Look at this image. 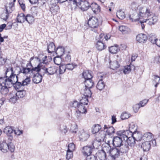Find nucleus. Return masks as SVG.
I'll use <instances>...</instances> for the list:
<instances>
[{"label": "nucleus", "instance_id": "obj_1", "mask_svg": "<svg viewBox=\"0 0 160 160\" xmlns=\"http://www.w3.org/2000/svg\"><path fill=\"white\" fill-rule=\"evenodd\" d=\"M14 71L13 67L7 68L4 76L0 77V83L2 84H3V86H6L8 88H10V83L13 78Z\"/></svg>", "mask_w": 160, "mask_h": 160}, {"label": "nucleus", "instance_id": "obj_2", "mask_svg": "<svg viewBox=\"0 0 160 160\" xmlns=\"http://www.w3.org/2000/svg\"><path fill=\"white\" fill-rule=\"evenodd\" d=\"M71 5V8L72 11H74L78 8L82 11H84L87 10L90 7V4L88 1H81V2H78L76 0H69Z\"/></svg>", "mask_w": 160, "mask_h": 160}, {"label": "nucleus", "instance_id": "obj_3", "mask_svg": "<svg viewBox=\"0 0 160 160\" xmlns=\"http://www.w3.org/2000/svg\"><path fill=\"white\" fill-rule=\"evenodd\" d=\"M102 23V21L100 18L98 19L95 17L92 16L89 18L87 23L90 27L96 28L101 24Z\"/></svg>", "mask_w": 160, "mask_h": 160}, {"label": "nucleus", "instance_id": "obj_4", "mask_svg": "<svg viewBox=\"0 0 160 160\" xmlns=\"http://www.w3.org/2000/svg\"><path fill=\"white\" fill-rule=\"evenodd\" d=\"M95 134V140L93 141L92 144L95 145L98 142L99 143L98 145L100 146L101 142L104 141L106 136V132L103 130H101Z\"/></svg>", "mask_w": 160, "mask_h": 160}, {"label": "nucleus", "instance_id": "obj_5", "mask_svg": "<svg viewBox=\"0 0 160 160\" xmlns=\"http://www.w3.org/2000/svg\"><path fill=\"white\" fill-rule=\"evenodd\" d=\"M13 78H12L10 85V88L13 86L16 90L18 89L22 86H24L22 82H18V77L16 76L15 71H14L13 74Z\"/></svg>", "mask_w": 160, "mask_h": 160}, {"label": "nucleus", "instance_id": "obj_6", "mask_svg": "<svg viewBox=\"0 0 160 160\" xmlns=\"http://www.w3.org/2000/svg\"><path fill=\"white\" fill-rule=\"evenodd\" d=\"M112 144L113 147L119 148L122 145L123 143L126 142L123 140V138L120 135L113 137L112 141Z\"/></svg>", "mask_w": 160, "mask_h": 160}, {"label": "nucleus", "instance_id": "obj_7", "mask_svg": "<svg viewBox=\"0 0 160 160\" xmlns=\"http://www.w3.org/2000/svg\"><path fill=\"white\" fill-rule=\"evenodd\" d=\"M158 20V17L155 15V14L151 12L147 16V18L145 20V21L148 24L151 26L155 24Z\"/></svg>", "mask_w": 160, "mask_h": 160}, {"label": "nucleus", "instance_id": "obj_8", "mask_svg": "<svg viewBox=\"0 0 160 160\" xmlns=\"http://www.w3.org/2000/svg\"><path fill=\"white\" fill-rule=\"evenodd\" d=\"M43 70L42 73L44 76L45 74L48 75H52L57 72L58 70V68L55 67H50L47 68L45 67L42 69Z\"/></svg>", "mask_w": 160, "mask_h": 160}, {"label": "nucleus", "instance_id": "obj_9", "mask_svg": "<svg viewBox=\"0 0 160 160\" xmlns=\"http://www.w3.org/2000/svg\"><path fill=\"white\" fill-rule=\"evenodd\" d=\"M92 145H87L83 147L82 152L83 155L87 157L90 155L94 148V145L92 143Z\"/></svg>", "mask_w": 160, "mask_h": 160}, {"label": "nucleus", "instance_id": "obj_10", "mask_svg": "<svg viewBox=\"0 0 160 160\" xmlns=\"http://www.w3.org/2000/svg\"><path fill=\"white\" fill-rule=\"evenodd\" d=\"M120 153L119 148L113 146L109 154L112 160H115L118 158Z\"/></svg>", "mask_w": 160, "mask_h": 160}, {"label": "nucleus", "instance_id": "obj_11", "mask_svg": "<svg viewBox=\"0 0 160 160\" xmlns=\"http://www.w3.org/2000/svg\"><path fill=\"white\" fill-rule=\"evenodd\" d=\"M14 128L12 126L6 127L4 129L3 132L7 136L8 140L12 141L13 139V134Z\"/></svg>", "mask_w": 160, "mask_h": 160}, {"label": "nucleus", "instance_id": "obj_12", "mask_svg": "<svg viewBox=\"0 0 160 160\" xmlns=\"http://www.w3.org/2000/svg\"><path fill=\"white\" fill-rule=\"evenodd\" d=\"M28 62L26 64V67H25L26 68H29L30 69L32 70V69H34L33 71H30V73H29L30 75L32 74L33 75L34 72H39L40 71V64H38L37 67H33L32 66L31 61H28Z\"/></svg>", "mask_w": 160, "mask_h": 160}, {"label": "nucleus", "instance_id": "obj_13", "mask_svg": "<svg viewBox=\"0 0 160 160\" xmlns=\"http://www.w3.org/2000/svg\"><path fill=\"white\" fill-rule=\"evenodd\" d=\"M116 134L117 135L121 136L123 138V140H125V141H126V140H127L129 137V134H130V136H131V132L129 130L125 131H119L117 132Z\"/></svg>", "mask_w": 160, "mask_h": 160}, {"label": "nucleus", "instance_id": "obj_14", "mask_svg": "<svg viewBox=\"0 0 160 160\" xmlns=\"http://www.w3.org/2000/svg\"><path fill=\"white\" fill-rule=\"evenodd\" d=\"M35 72H34L33 75L31 74V75H33L32 80L33 82L35 83L38 84L40 83L42 81V72H41V74H40L39 73V72H37L36 73H35Z\"/></svg>", "mask_w": 160, "mask_h": 160}, {"label": "nucleus", "instance_id": "obj_15", "mask_svg": "<svg viewBox=\"0 0 160 160\" xmlns=\"http://www.w3.org/2000/svg\"><path fill=\"white\" fill-rule=\"evenodd\" d=\"M139 14H138V17H145L148 16L152 12H150V9L146 7L140 8L139 9Z\"/></svg>", "mask_w": 160, "mask_h": 160}, {"label": "nucleus", "instance_id": "obj_16", "mask_svg": "<svg viewBox=\"0 0 160 160\" xmlns=\"http://www.w3.org/2000/svg\"><path fill=\"white\" fill-rule=\"evenodd\" d=\"M148 39L147 36L144 34H139L136 37V41L140 43H145Z\"/></svg>", "mask_w": 160, "mask_h": 160}, {"label": "nucleus", "instance_id": "obj_17", "mask_svg": "<svg viewBox=\"0 0 160 160\" xmlns=\"http://www.w3.org/2000/svg\"><path fill=\"white\" fill-rule=\"evenodd\" d=\"M5 12H4V13L2 15L1 17L2 19L6 21L9 18L10 14L11 13L13 10L11 8L9 9V8L6 6H5Z\"/></svg>", "mask_w": 160, "mask_h": 160}, {"label": "nucleus", "instance_id": "obj_18", "mask_svg": "<svg viewBox=\"0 0 160 160\" xmlns=\"http://www.w3.org/2000/svg\"><path fill=\"white\" fill-rule=\"evenodd\" d=\"M18 99L15 92H12L8 95V100L11 103H15Z\"/></svg>", "mask_w": 160, "mask_h": 160}, {"label": "nucleus", "instance_id": "obj_19", "mask_svg": "<svg viewBox=\"0 0 160 160\" xmlns=\"http://www.w3.org/2000/svg\"><path fill=\"white\" fill-rule=\"evenodd\" d=\"M132 14H130L129 18L132 22H136L139 21L140 19L139 17H138V14L135 11H133L132 12Z\"/></svg>", "mask_w": 160, "mask_h": 160}, {"label": "nucleus", "instance_id": "obj_20", "mask_svg": "<svg viewBox=\"0 0 160 160\" xmlns=\"http://www.w3.org/2000/svg\"><path fill=\"white\" fill-rule=\"evenodd\" d=\"M96 154L97 157H98L100 160H105L107 159L106 153L104 150H99Z\"/></svg>", "mask_w": 160, "mask_h": 160}, {"label": "nucleus", "instance_id": "obj_21", "mask_svg": "<svg viewBox=\"0 0 160 160\" xmlns=\"http://www.w3.org/2000/svg\"><path fill=\"white\" fill-rule=\"evenodd\" d=\"M90 7L95 14H97L100 11V7L96 3H92L90 4Z\"/></svg>", "mask_w": 160, "mask_h": 160}, {"label": "nucleus", "instance_id": "obj_22", "mask_svg": "<svg viewBox=\"0 0 160 160\" xmlns=\"http://www.w3.org/2000/svg\"><path fill=\"white\" fill-rule=\"evenodd\" d=\"M106 129H107L106 131V133H107L108 135L112 134L115 132V129L112 126H110L109 125L107 126L106 125H105L103 130L104 131Z\"/></svg>", "mask_w": 160, "mask_h": 160}, {"label": "nucleus", "instance_id": "obj_23", "mask_svg": "<svg viewBox=\"0 0 160 160\" xmlns=\"http://www.w3.org/2000/svg\"><path fill=\"white\" fill-rule=\"evenodd\" d=\"M153 137V135L151 132H147L143 135L142 138L145 141H149L150 142H151Z\"/></svg>", "mask_w": 160, "mask_h": 160}, {"label": "nucleus", "instance_id": "obj_24", "mask_svg": "<svg viewBox=\"0 0 160 160\" xmlns=\"http://www.w3.org/2000/svg\"><path fill=\"white\" fill-rule=\"evenodd\" d=\"M130 66L127 65L125 66L124 68H120L119 70L117 71L119 74H120L122 72L125 74L129 73L131 71L130 70Z\"/></svg>", "mask_w": 160, "mask_h": 160}, {"label": "nucleus", "instance_id": "obj_25", "mask_svg": "<svg viewBox=\"0 0 160 160\" xmlns=\"http://www.w3.org/2000/svg\"><path fill=\"white\" fill-rule=\"evenodd\" d=\"M0 150L4 153L7 152L8 150V143L6 140H3L2 143H0Z\"/></svg>", "mask_w": 160, "mask_h": 160}, {"label": "nucleus", "instance_id": "obj_26", "mask_svg": "<svg viewBox=\"0 0 160 160\" xmlns=\"http://www.w3.org/2000/svg\"><path fill=\"white\" fill-rule=\"evenodd\" d=\"M131 137H129L128 139L126 140L127 143L131 147H133L135 144V141H137L135 138L133 136V135H131Z\"/></svg>", "mask_w": 160, "mask_h": 160}, {"label": "nucleus", "instance_id": "obj_27", "mask_svg": "<svg viewBox=\"0 0 160 160\" xmlns=\"http://www.w3.org/2000/svg\"><path fill=\"white\" fill-rule=\"evenodd\" d=\"M34 69H30L29 68H26L25 67H24L22 66H21V68H20V70L18 72L17 74H16V76H18L21 73H22L23 74H27L30 73V71H33Z\"/></svg>", "mask_w": 160, "mask_h": 160}, {"label": "nucleus", "instance_id": "obj_28", "mask_svg": "<svg viewBox=\"0 0 160 160\" xmlns=\"http://www.w3.org/2000/svg\"><path fill=\"white\" fill-rule=\"evenodd\" d=\"M82 76L85 80L92 79L93 77L91 71L86 70L82 73Z\"/></svg>", "mask_w": 160, "mask_h": 160}, {"label": "nucleus", "instance_id": "obj_29", "mask_svg": "<svg viewBox=\"0 0 160 160\" xmlns=\"http://www.w3.org/2000/svg\"><path fill=\"white\" fill-rule=\"evenodd\" d=\"M55 52L58 57H61L64 54L65 49L62 46H59L55 50Z\"/></svg>", "mask_w": 160, "mask_h": 160}, {"label": "nucleus", "instance_id": "obj_30", "mask_svg": "<svg viewBox=\"0 0 160 160\" xmlns=\"http://www.w3.org/2000/svg\"><path fill=\"white\" fill-rule=\"evenodd\" d=\"M151 147V142L149 141H145L142 143L141 147L144 151H148L149 150Z\"/></svg>", "mask_w": 160, "mask_h": 160}, {"label": "nucleus", "instance_id": "obj_31", "mask_svg": "<svg viewBox=\"0 0 160 160\" xmlns=\"http://www.w3.org/2000/svg\"><path fill=\"white\" fill-rule=\"evenodd\" d=\"M101 130H103L100 125L95 124L92 127V132L94 134L98 132Z\"/></svg>", "mask_w": 160, "mask_h": 160}, {"label": "nucleus", "instance_id": "obj_32", "mask_svg": "<svg viewBox=\"0 0 160 160\" xmlns=\"http://www.w3.org/2000/svg\"><path fill=\"white\" fill-rule=\"evenodd\" d=\"M91 88L85 87L83 91H81V93H82L83 96L88 97L91 98L92 93L90 90Z\"/></svg>", "mask_w": 160, "mask_h": 160}, {"label": "nucleus", "instance_id": "obj_33", "mask_svg": "<svg viewBox=\"0 0 160 160\" xmlns=\"http://www.w3.org/2000/svg\"><path fill=\"white\" fill-rule=\"evenodd\" d=\"M26 16L23 13L18 14L17 16V22L18 23H22L26 21Z\"/></svg>", "mask_w": 160, "mask_h": 160}, {"label": "nucleus", "instance_id": "obj_34", "mask_svg": "<svg viewBox=\"0 0 160 160\" xmlns=\"http://www.w3.org/2000/svg\"><path fill=\"white\" fill-rule=\"evenodd\" d=\"M128 146L129 145L127 143L126 141L125 142L124 145L123 143L122 145L120 147V148H119L121 153H127L129 149Z\"/></svg>", "mask_w": 160, "mask_h": 160}, {"label": "nucleus", "instance_id": "obj_35", "mask_svg": "<svg viewBox=\"0 0 160 160\" xmlns=\"http://www.w3.org/2000/svg\"><path fill=\"white\" fill-rule=\"evenodd\" d=\"M119 50V46L118 45H115L109 47V52L112 54L117 53Z\"/></svg>", "mask_w": 160, "mask_h": 160}, {"label": "nucleus", "instance_id": "obj_36", "mask_svg": "<svg viewBox=\"0 0 160 160\" xmlns=\"http://www.w3.org/2000/svg\"><path fill=\"white\" fill-rule=\"evenodd\" d=\"M96 48L98 50L102 51L105 49L106 47V45L104 44L103 42H101L98 41L96 44Z\"/></svg>", "mask_w": 160, "mask_h": 160}, {"label": "nucleus", "instance_id": "obj_37", "mask_svg": "<svg viewBox=\"0 0 160 160\" xmlns=\"http://www.w3.org/2000/svg\"><path fill=\"white\" fill-rule=\"evenodd\" d=\"M110 68L113 70H115L118 68L120 67V65L118 63V62L115 60L112 62H110Z\"/></svg>", "mask_w": 160, "mask_h": 160}, {"label": "nucleus", "instance_id": "obj_38", "mask_svg": "<svg viewBox=\"0 0 160 160\" xmlns=\"http://www.w3.org/2000/svg\"><path fill=\"white\" fill-rule=\"evenodd\" d=\"M85 87L92 88L94 85V82L92 79L85 80Z\"/></svg>", "mask_w": 160, "mask_h": 160}, {"label": "nucleus", "instance_id": "obj_39", "mask_svg": "<svg viewBox=\"0 0 160 160\" xmlns=\"http://www.w3.org/2000/svg\"><path fill=\"white\" fill-rule=\"evenodd\" d=\"M56 50L54 43L52 42H50L48 45L47 50L49 53H52L54 52Z\"/></svg>", "mask_w": 160, "mask_h": 160}, {"label": "nucleus", "instance_id": "obj_40", "mask_svg": "<svg viewBox=\"0 0 160 160\" xmlns=\"http://www.w3.org/2000/svg\"><path fill=\"white\" fill-rule=\"evenodd\" d=\"M59 9V6L58 5L52 4L50 7V11L52 14H56Z\"/></svg>", "mask_w": 160, "mask_h": 160}, {"label": "nucleus", "instance_id": "obj_41", "mask_svg": "<svg viewBox=\"0 0 160 160\" xmlns=\"http://www.w3.org/2000/svg\"><path fill=\"white\" fill-rule=\"evenodd\" d=\"M85 105L80 104L78 106V110L76 111L78 113V112L82 113H86L87 112V110L85 108Z\"/></svg>", "mask_w": 160, "mask_h": 160}, {"label": "nucleus", "instance_id": "obj_42", "mask_svg": "<svg viewBox=\"0 0 160 160\" xmlns=\"http://www.w3.org/2000/svg\"><path fill=\"white\" fill-rule=\"evenodd\" d=\"M89 135L84 132H82L79 136L80 140L82 142L86 141L89 137Z\"/></svg>", "mask_w": 160, "mask_h": 160}, {"label": "nucleus", "instance_id": "obj_43", "mask_svg": "<svg viewBox=\"0 0 160 160\" xmlns=\"http://www.w3.org/2000/svg\"><path fill=\"white\" fill-rule=\"evenodd\" d=\"M137 128L133 123L129 124V130L131 132V135H132L135 134L137 132Z\"/></svg>", "mask_w": 160, "mask_h": 160}, {"label": "nucleus", "instance_id": "obj_44", "mask_svg": "<svg viewBox=\"0 0 160 160\" xmlns=\"http://www.w3.org/2000/svg\"><path fill=\"white\" fill-rule=\"evenodd\" d=\"M96 87L97 89L99 90H102L104 88L105 85L104 82L102 81V79H100Z\"/></svg>", "mask_w": 160, "mask_h": 160}, {"label": "nucleus", "instance_id": "obj_45", "mask_svg": "<svg viewBox=\"0 0 160 160\" xmlns=\"http://www.w3.org/2000/svg\"><path fill=\"white\" fill-rule=\"evenodd\" d=\"M16 95L19 98H23L26 95V92L24 90H18L16 93Z\"/></svg>", "mask_w": 160, "mask_h": 160}, {"label": "nucleus", "instance_id": "obj_46", "mask_svg": "<svg viewBox=\"0 0 160 160\" xmlns=\"http://www.w3.org/2000/svg\"><path fill=\"white\" fill-rule=\"evenodd\" d=\"M26 21L30 24H32L34 21V17L30 14H28L26 15Z\"/></svg>", "mask_w": 160, "mask_h": 160}, {"label": "nucleus", "instance_id": "obj_47", "mask_svg": "<svg viewBox=\"0 0 160 160\" xmlns=\"http://www.w3.org/2000/svg\"><path fill=\"white\" fill-rule=\"evenodd\" d=\"M47 56H45L44 57L42 58V62H40L39 64H40V70L42 69L45 66L43 65V64H47V63L48 62V59H47Z\"/></svg>", "mask_w": 160, "mask_h": 160}, {"label": "nucleus", "instance_id": "obj_48", "mask_svg": "<svg viewBox=\"0 0 160 160\" xmlns=\"http://www.w3.org/2000/svg\"><path fill=\"white\" fill-rule=\"evenodd\" d=\"M0 91L2 94L5 95L8 91V89L6 86H3L0 83Z\"/></svg>", "mask_w": 160, "mask_h": 160}, {"label": "nucleus", "instance_id": "obj_49", "mask_svg": "<svg viewBox=\"0 0 160 160\" xmlns=\"http://www.w3.org/2000/svg\"><path fill=\"white\" fill-rule=\"evenodd\" d=\"M117 16L118 18L121 19H122L125 17L124 12L121 10H120L117 12Z\"/></svg>", "mask_w": 160, "mask_h": 160}, {"label": "nucleus", "instance_id": "obj_50", "mask_svg": "<svg viewBox=\"0 0 160 160\" xmlns=\"http://www.w3.org/2000/svg\"><path fill=\"white\" fill-rule=\"evenodd\" d=\"M65 65L66 69L70 70H72L74 68L77 66V64H75L73 63L71 64L69 63Z\"/></svg>", "mask_w": 160, "mask_h": 160}, {"label": "nucleus", "instance_id": "obj_51", "mask_svg": "<svg viewBox=\"0 0 160 160\" xmlns=\"http://www.w3.org/2000/svg\"><path fill=\"white\" fill-rule=\"evenodd\" d=\"M112 148V147L111 145L108 144H105L103 146V149L102 150H104V151H106L109 154L111 150V149Z\"/></svg>", "mask_w": 160, "mask_h": 160}, {"label": "nucleus", "instance_id": "obj_52", "mask_svg": "<svg viewBox=\"0 0 160 160\" xmlns=\"http://www.w3.org/2000/svg\"><path fill=\"white\" fill-rule=\"evenodd\" d=\"M87 97L84 96L82 97V98L80 100V104H81L84 105H87L88 102V98Z\"/></svg>", "mask_w": 160, "mask_h": 160}, {"label": "nucleus", "instance_id": "obj_53", "mask_svg": "<svg viewBox=\"0 0 160 160\" xmlns=\"http://www.w3.org/2000/svg\"><path fill=\"white\" fill-rule=\"evenodd\" d=\"M8 142V150H9L11 152H13L15 150L14 145L12 143V141L9 140Z\"/></svg>", "mask_w": 160, "mask_h": 160}, {"label": "nucleus", "instance_id": "obj_54", "mask_svg": "<svg viewBox=\"0 0 160 160\" xmlns=\"http://www.w3.org/2000/svg\"><path fill=\"white\" fill-rule=\"evenodd\" d=\"M73 151L67 150L66 155V158L68 160L73 157Z\"/></svg>", "mask_w": 160, "mask_h": 160}, {"label": "nucleus", "instance_id": "obj_55", "mask_svg": "<svg viewBox=\"0 0 160 160\" xmlns=\"http://www.w3.org/2000/svg\"><path fill=\"white\" fill-rule=\"evenodd\" d=\"M30 82V76H27V78L22 81V84H23L24 86L29 84Z\"/></svg>", "mask_w": 160, "mask_h": 160}, {"label": "nucleus", "instance_id": "obj_56", "mask_svg": "<svg viewBox=\"0 0 160 160\" xmlns=\"http://www.w3.org/2000/svg\"><path fill=\"white\" fill-rule=\"evenodd\" d=\"M156 39L155 35L152 34H150L148 37V41L152 43L155 42V41H156Z\"/></svg>", "mask_w": 160, "mask_h": 160}, {"label": "nucleus", "instance_id": "obj_57", "mask_svg": "<svg viewBox=\"0 0 160 160\" xmlns=\"http://www.w3.org/2000/svg\"><path fill=\"white\" fill-rule=\"evenodd\" d=\"M54 63L57 65L60 64L61 61V58L60 57H58L57 56L55 57L53 59Z\"/></svg>", "mask_w": 160, "mask_h": 160}, {"label": "nucleus", "instance_id": "obj_58", "mask_svg": "<svg viewBox=\"0 0 160 160\" xmlns=\"http://www.w3.org/2000/svg\"><path fill=\"white\" fill-rule=\"evenodd\" d=\"M66 69V67L64 64L63 65H60L59 68V72L60 74L63 73Z\"/></svg>", "mask_w": 160, "mask_h": 160}, {"label": "nucleus", "instance_id": "obj_59", "mask_svg": "<svg viewBox=\"0 0 160 160\" xmlns=\"http://www.w3.org/2000/svg\"><path fill=\"white\" fill-rule=\"evenodd\" d=\"M129 117V114L126 112L122 113L121 115V118L123 120L127 119Z\"/></svg>", "mask_w": 160, "mask_h": 160}, {"label": "nucleus", "instance_id": "obj_60", "mask_svg": "<svg viewBox=\"0 0 160 160\" xmlns=\"http://www.w3.org/2000/svg\"><path fill=\"white\" fill-rule=\"evenodd\" d=\"M141 107V106L139 103L133 105V108L134 112H137Z\"/></svg>", "mask_w": 160, "mask_h": 160}, {"label": "nucleus", "instance_id": "obj_61", "mask_svg": "<svg viewBox=\"0 0 160 160\" xmlns=\"http://www.w3.org/2000/svg\"><path fill=\"white\" fill-rule=\"evenodd\" d=\"M75 149V145L73 143L69 144L68 146V150L73 151Z\"/></svg>", "mask_w": 160, "mask_h": 160}, {"label": "nucleus", "instance_id": "obj_62", "mask_svg": "<svg viewBox=\"0 0 160 160\" xmlns=\"http://www.w3.org/2000/svg\"><path fill=\"white\" fill-rule=\"evenodd\" d=\"M86 160H98L96 156L94 155H91L87 157Z\"/></svg>", "mask_w": 160, "mask_h": 160}, {"label": "nucleus", "instance_id": "obj_63", "mask_svg": "<svg viewBox=\"0 0 160 160\" xmlns=\"http://www.w3.org/2000/svg\"><path fill=\"white\" fill-rule=\"evenodd\" d=\"M79 103L77 101H74L72 102L71 106L75 108H78Z\"/></svg>", "mask_w": 160, "mask_h": 160}, {"label": "nucleus", "instance_id": "obj_64", "mask_svg": "<svg viewBox=\"0 0 160 160\" xmlns=\"http://www.w3.org/2000/svg\"><path fill=\"white\" fill-rule=\"evenodd\" d=\"M154 80L153 81V83H157L158 82L160 83V77L158 75H154Z\"/></svg>", "mask_w": 160, "mask_h": 160}]
</instances>
